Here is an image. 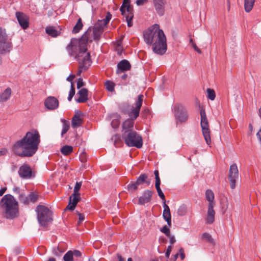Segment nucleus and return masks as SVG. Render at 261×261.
<instances>
[{"label":"nucleus","instance_id":"f257e3e1","mask_svg":"<svg viewBox=\"0 0 261 261\" xmlns=\"http://www.w3.org/2000/svg\"><path fill=\"white\" fill-rule=\"evenodd\" d=\"M40 141V135L37 130L29 132L14 144L13 150L21 157L32 156L38 150Z\"/></svg>","mask_w":261,"mask_h":261},{"label":"nucleus","instance_id":"f03ea898","mask_svg":"<svg viewBox=\"0 0 261 261\" xmlns=\"http://www.w3.org/2000/svg\"><path fill=\"white\" fill-rule=\"evenodd\" d=\"M143 36L145 42L152 46V50L155 54L162 55L165 53L167 50L166 39L158 24H154L145 31Z\"/></svg>","mask_w":261,"mask_h":261},{"label":"nucleus","instance_id":"7ed1b4c3","mask_svg":"<svg viewBox=\"0 0 261 261\" xmlns=\"http://www.w3.org/2000/svg\"><path fill=\"white\" fill-rule=\"evenodd\" d=\"M0 208L2 216L7 219H13L18 213V203L10 194L5 195L0 201Z\"/></svg>","mask_w":261,"mask_h":261},{"label":"nucleus","instance_id":"20e7f679","mask_svg":"<svg viewBox=\"0 0 261 261\" xmlns=\"http://www.w3.org/2000/svg\"><path fill=\"white\" fill-rule=\"evenodd\" d=\"M122 138L125 144L129 147H136L140 148L142 146V138L135 130L122 134Z\"/></svg>","mask_w":261,"mask_h":261},{"label":"nucleus","instance_id":"39448f33","mask_svg":"<svg viewBox=\"0 0 261 261\" xmlns=\"http://www.w3.org/2000/svg\"><path fill=\"white\" fill-rule=\"evenodd\" d=\"M37 213V219L41 226H46L52 221L51 212L44 205L37 206L36 210Z\"/></svg>","mask_w":261,"mask_h":261},{"label":"nucleus","instance_id":"423d86ee","mask_svg":"<svg viewBox=\"0 0 261 261\" xmlns=\"http://www.w3.org/2000/svg\"><path fill=\"white\" fill-rule=\"evenodd\" d=\"M176 124L186 123L188 119L189 115L187 110L181 105H176L173 109Z\"/></svg>","mask_w":261,"mask_h":261},{"label":"nucleus","instance_id":"0eeeda50","mask_svg":"<svg viewBox=\"0 0 261 261\" xmlns=\"http://www.w3.org/2000/svg\"><path fill=\"white\" fill-rule=\"evenodd\" d=\"M79 51L75 57L80 65H83L89 68L91 65V60L90 58V53L87 51V46L81 47L79 45Z\"/></svg>","mask_w":261,"mask_h":261},{"label":"nucleus","instance_id":"6e6552de","mask_svg":"<svg viewBox=\"0 0 261 261\" xmlns=\"http://www.w3.org/2000/svg\"><path fill=\"white\" fill-rule=\"evenodd\" d=\"M201 116V127L202 128V134L205 141L207 145H210L211 143V139L210 136V130L208 120L206 116V113L204 109L200 111Z\"/></svg>","mask_w":261,"mask_h":261},{"label":"nucleus","instance_id":"1a4fd4ad","mask_svg":"<svg viewBox=\"0 0 261 261\" xmlns=\"http://www.w3.org/2000/svg\"><path fill=\"white\" fill-rule=\"evenodd\" d=\"M143 100V95L140 94L138 97V99L135 102V107H133L130 111L127 113L129 118L133 120H136L139 116L141 107Z\"/></svg>","mask_w":261,"mask_h":261},{"label":"nucleus","instance_id":"9d476101","mask_svg":"<svg viewBox=\"0 0 261 261\" xmlns=\"http://www.w3.org/2000/svg\"><path fill=\"white\" fill-rule=\"evenodd\" d=\"M238 177L239 171L237 165L234 164L230 165L229 170L228 178L230 181V188L232 189L235 188L236 182Z\"/></svg>","mask_w":261,"mask_h":261},{"label":"nucleus","instance_id":"9b49d317","mask_svg":"<svg viewBox=\"0 0 261 261\" xmlns=\"http://www.w3.org/2000/svg\"><path fill=\"white\" fill-rule=\"evenodd\" d=\"M19 176L23 179H29L33 176V172L31 167L26 164L22 165L19 169Z\"/></svg>","mask_w":261,"mask_h":261},{"label":"nucleus","instance_id":"f8f14e48","mask_svg":"<svg viewBox=\"0 0 261 261\" xmlns=\"http://www.w3.org/2000/svg\"><path fill=\"white\" fill-rule=\"evenodd\" d=\"M103 26L101 25L98 22L93 27L92 30V37H90L91 41L93 40L97 41L99 40L100 36L103 32Z\"/></svg>","mask_w":261,"mask_h":261},{"label":"nucleus","instance_id":"ddd939ff","mask_svg":"<svg viewBox=\"0 0 261 261\" xmlns=\"http://www.w3.org/2000/svg\"><path fill=\"white\" fill-rule=\"evenodd\" d=\"M44 106L48 110H54L58 108L59 101L54 96H49L45 100Z\"/></svg>","mask_w":261,"mask_h":261},{"label":"nucleus","instance_id":"4468645a","mask_svg":"<svg viewBox=\"0 0 261 261\" xmlns=\"http://www.w3.org/2000/svg\"><path fill=\"white\" fill-rule=\"evenodd\" d=\"M90 37H92V30L91 28H89L79 40V45L81 47L87 46V43L91 42L90 39Z\"/></svg>","mask_w":261,"mask_h":261},{"label":"nucleus","instance_id":"2eb2a0df","mask_svg":"<svg viewBox=\"0 0 261 261\" xmlns=\"http://www.w3.org/2000/svg\"><path fill=\"white\" fill-rule=\"evenodd\" d=\"M16 16L20 26L26 29L29 27V17L23 13L20 12H16Z\"/></svg>","mask_w":261,"mask_h":261},{"label":"nucleus","instance_id":"dca6fc26","mask_svg":"<svg viewBox=\"0 0 261 261\" xmlns=\"http://www.w3.org/2000/svg\"><path fill=\"white\" fill-rule=\"evenodd\" d=\"M134 120L128 118L125 120L122 125V134L134 130Z\"/></svg>","mask_w":261,"mask_h":261},{"label":"nucleus","instance_id":"f3484780","mask_svg":"<svg viewBox=\"0 0 261 261\" xmlns=\"http://www.w3.org/2000/svg\"><path fill=\"white\" fill-rule=\"evenodd\" d=\"M153 192L150 190L145 191L142 195L139 198L138 203L140 205H143L146 203L149 202L152 196Z\"/></svg>","mask_w":261,"mask_h":261},{"label":"nucleus","instance_id":"a211bd4d","mask_svg":"<svg viewBox=\"0 0 261 261\" xmlns=\"http://www.w3.org/2000/svg\"><path fill=\"white\" fill-rule=\"evenodd\" d=\"M80 199V194L73 193L70 197L69 202L67 208L70 210L73 211Z\"/></svg>","mask_w":261,"mask_h":261},{"label":"nucleus","instance_id":"6ab92c4d","mask_svg":"<svg viewBox=\"0 0 261 261\" xmlns=\"http://www.w3.org/2000/svg\"><path fill=\"white\" fill-rule=\"evenodd\" d=\"M131 65L129 62L126 60H123L119 62L117 64V69L116 72L117 74L130 69Z\"/></svg>","mask_w":261,"mask_h":261},{"label":"nucleus","instance_id":"aec40b11","mask_svg":"<svg viewBox=\"0 0 261 261\" xmlns=\"http://www.w3.org/2000/svg\"><path fill=\"white\" fill-rule=\"evenodd\" d=\"M12 48V42L9 41H0V54L9 53Z\"/></svg>","mask_w":261,"mask_h":261},{"label":"nucleus","instance_id":"412c9836","mask_svg":"<svg viewBox=\"0 0 261 261\" xmlns=\"http://www.w3.org/2000/svg\"><path fill=\"white\" fill-rule=\"evenodd\" d=\"M164 211L163 213V217L165 220L167 222L168 225L170 227L171 226V216L170 214L169 207L166 204L164 201L163 203Z\"/></svg>","mask_w":261,"mask_h":261},{"label":"nucleus","instance_id":"4be33fe9","mask_svg":"<svg viewBox=\"0 0 261 261\" xmlns=\"http://www.w3.org/2000/svg\"><path fill=\"white\" fill-rule=\"evenodd\" d=\"M88 90L86 88H82L77 93L79 97L76 99V102L79 103L85 102L88 99Z\"/></svg>","mask_w":261,"mask_h":261},{"label":"nucleus","instance_id":"5701e85b","mask_svg":"<svg viewBox=\"0 0 261 261\" xmlns=\"http://www.w3.org/2000/svg\"><path fill=\"white\" fill-rule=\"evenodd\" d=\"M79 40L73 38L71 40L70 43L67 46L66 49L70 56L74 55L76 50V45L79 44Z\"/></svg>","mask_w":261,"mask_h":261},{"label":"nucleus","instance_id":"b1692460","mask_svg":"<svg viewBox=\"0 0 261 261\" xmlns=\"http://www.w3.org/2000/svg\"><path fill=\"white\" fill-rule=\"evenodd\" d=\"M157 13L161 16L164 13V5L166 3L165 0H159L153 1Z\"/></svg>","mask_w":261,"mask_h":261},{"label":"nucleus","instance_id":"393cba45","mask_svg":"<svg viewBox=\"0 0 261 261\" xmlns=\"http://www.w3.org/2000/svg\"><path fill=\"white\" fill-rule=\"evenodd\" d=\"M214 205H208V210L206 218V222L207 224H212L215 220V212L214 210Z\"/></svg>","mask_w":261,"mask_h":261},{"label":"nucleus","instance_id":"a878e982","mask_svg":"<svg viewBox=\"0 0 261 261\" xmlns=\"http://www.w3.org/2000/svg\"><path fill=\"white\" fill-rule=\"evenodd\" d=\"M120 10L123 15H124L126 12L133 11V9L130 5V0H123V4L120 7Z\"/></svg>","mask_w":261,"mask_h":261},{"label":"nucleus","instance_id":"bb28decb","mask_svg":"<svg viewBox=\"0 0 261 261\" xmlns=\"http://www.w3.org/2000/svg\"><path fill=\"white\" fill-rule=\"evenodd\" d=\"M82 122V119L80 117L79 113L75 114L72 119L71 126L73 128L80 126Z\"/></svg>","mask_w":261,"mask_h":261},{"label":"nucleus","instance_id":"cd10ccee","mask_svg":"<svg viewBox=\"0 0 261 261\" xmlns=\"http://www.w3.org/2000/svg\"><path fill=\"white\" fill-rule=\"evenodd\" d=\"M11 90L10 88H7L0 95V101L4 102L8 100L11 96Z\"/></svg>","mask_w":261,"mask_h":261},{"label":"nucleus","instance_id":"c85d7f7f","mask_svg":"<svg viewBox=\"0 0 261 261\" xmlns=\"http://www.w3.org/2000/svg\"><path fill=\"white\" fill-rule=\"evenodd\" d=\"M205 198L208 201V205H215L214 194L211 190H207L205 192Z\"/></svg>","mask_w":261,"mask_h":261},{"label":"nucleus","instance_id":"c756f323","mask_svg":"<svg viewBox=\"0 0 261 261\" xmlns=\"http://www.w3.org/2000/svg\"><path fill=\"white\" fill-rule=\"evenodd\" d=\"M66 250V248L62 247L61 245H59L57 247H55L53 249V254L57 256H60L62 255V253L64 252Z\"/></svg>","mask_w":261,"mask_h":261},{"label":"nucleus","instance_id":"7c9ffc66","mask_svg":"<svg viewBox=\"0 0 261 261\" xmlns=\"http://www.w3.org/2000/svg\"><path fill=\"white\" fill-rule=\"evenodd\" d=\"M255 0H245L244 8L246 12H249L252 9Z\"/></svg>","mask_w":261,"mask_h":261},{"label":"nucleus","instance_id":"2f4dec72","mask_svg":"<svg viewBox=\"0 0 261 261\" xmlns=\"http://www.w3.org/2000/svg\"><path fill=\"white\" fill-rule=\"evenodd\" d=\"M45 31L48 35L53 37H57L59 35V32L52 27H47Z\"/></svg>","mask_w":261,"mask_h":261},{"label":"nucleus","instance_id":"473e14b6","mask_svg":"<svg viewBox=\"0 0 261 261\" xmlns=\"http://www.w3.org/2000/svg\"><path fill=\"white\" fill-rule=\"evenodd\" d=\"M83 27L82 19L81 18H79L77 20V21L75 25V26L73 27L72 32L74 34L77 33L79 32V31L82 29Z\"/></svg>","mask_w":261,"mask_h":261},{"label":"nucleus","instance_id":"72a5a7b5","mask_svg":"<svg viewBox=\"0 0 261 261\" xmlns=\"http://www.w3.org/2000/svg\"><path fill=\"white\" fill-rule=\"evenodd\" d=\"M62 153L65 155H67L73 151V147L71 146L65 145L61 149Z\"/></svg>","mask_w":261,"mask_h":261},{"label":"nucleus","instance_id":"f704fd0d","mask_svg":"<svg viewBox=\"0 0 261 261\" xmlns=\"http://www.w3.org/2000/svg\"><path fill=\"white\" fill-rule=\"evenodd\" d=\"M124 16L126 18V20L127 21V25L128 27H131L133 25V23L132 22V20L133 18V11H130L129 12H126Z\"/></svg>","mask_w":261,"mask_h":261},{"label":"nucleus","instance_id":"c9c22d12","mask_svg":"<svg viewBox=\"0 0 261 261\" xmlns=\"http://www.w3.org/2000/svg\"><path fill=\"white\" fill-rule=\"evenodd\" d=\"M62 122L63 123V128L61 132V136L63 137V135L69 130L70 125L69 122L65 120H62Z\"/></svg>","mask_w":261,"mask_h":261},{"label":"nucleus","instance_id":"e433bc0d","mask_svg":"<svg viewBox=\"0 0 261 261\" xmlns=\"http://www.w3.org/2000/svg\"><path fill=\"white\" fill-rule=\"evenodd\" d=\"M111 19V15L108 13L106 16V17L102 20H98V22L103 27L106 26Z\"/></svg>","mask_w":261,"mask_h":261},{"label":"nucleus","instance_id":"4c0bfd02","mask_svg":"<svg viewBox=\"0 0 261 261\" xmlns=\"http://www.w3.org/2000/svg\"><path fill=\"white\" fill-rule=\"evenodd\" d=\"M148 176L146 174H141L137 178L136 182L137 184L138 185H141L146 181V179H147Z\"/></svg>","mask_w":261,"mask_h":261},{"label":"nucleus","instance_id":"58836bf2","mask_svg":"<svg viewBox=\"0 0 261 261\" xmlns=\"http://www.w3.org/2000/svg\"><path fill=\"white\" fill-rule=\"evenodd\" d=\"M8 40V35L5 29L0 27V41Z\"/></svg>","mask_w":261,"mask_h":261},{"label":"nucleus","instance_id":"ea45409f","mask_svg":"<svg viewBox=\"0 0 261 261\" xmlns=\"http://www.w3.org/2000/svg\"><path fill=\"white\" fill-rule=\"evenodd\" d=\"M29 196V201L30 203H34L37 201L38 199V195L37 194L34 193V192H31L30 194L28 195Z\"/></svg>","mask_w":261,"mask_h":261},{"label":"nucleus","instance_id":"a19ab883","mask_svg":"<svg viewBox=\"0 0 261 261\" xmlns=\"http://www.w3.org/2000/svg\"><path fill=\"white\" fill-rule=\"evenodd\" d=\"M29 196L21 193L19 195V199L20 202L24 204H28L29 203Z\"/></svg>","mask_w":261,"mask_h":261},{"label":"nucleus","instance_id":"79ce46f5","mask_svg":"<svg viewBox=\"0 0 261 261\" xmlns=\"http://www.w3.org/2000/svg\"><path fill=\"white\" fill-rule=\"evenodd\" d=\"M73 258V253L71 251H68L64 256V261H71Z\"/></svg>","mask_w":261,"mask_h":261},{"label":"nucleus","instance_id":"37998d69","mask_svg":"<svg viewBox=\"0 0 261 261\" xmlns=\"http://www.w3.org/2000/svg\"><path fill=\"white\" fill-rule=\"evenodd\" d=\"M138 186L136 181L131 182L127 185V190L130 192H134L138 189Z\"/></svg>","mask_w":261,"mask_h":261},{"label":"nucleus","instance_id":"c03bdc74","mask_svg":"<svg viewBox=\"0 0 261 261\" xmlns=\"http://www.w3.org/2000/svg\"><path fill=\"white\" fill-rule=\"evenodd\" d=\"M187 207L185 205H182L179 206L177 210V214L179 216H184L187 213Z\"/></svg>","mask_w":261,"mask_h":261},{"label":"nucleus","instance_id":"a18cd8bd","mask_svg":"<svg viewBox=\"0 0 261 261\" xmlns=\"http://www.w3.org/2000/svg\"><path fill=\"white\" fill-rule=\"evenodd\" d=\"M207 97L212 100H214L216 97L215 92L213 89H207Z\"/></svg>","mask_w":261,"mask_h":261},{"label":"nucleus","instance_id":"49530a36","mask_svg":"<svg viewBox=\"0 0 261 261\" xmlns=\"http://www.w3.org/2000/svg\"><path fill=\"white\" fill-rule=\"evenodd\" d=\"M114 83L111 81H107L105 83V86L107 89L111 92L114 90Z\"/></svg>","mask_w":261,"mask_h":261},{"label":"nucleus","instance_id":"de8ad7c7","mask_svg":"<svg viewBox=\"0 0 261 261\" xmlns=\"http://www.w3.org/2000/svg\"><path fill=\"white\" fill-rule=\"evenodd\" d=\"M74 94H75V89L73 87V83H71V88H70V91L69 92L68 100L69 101H71V100L72 99V98L73 97V96L74 95Z\"/></svg>","mask_w":261,"mask_h":261},{"label":"nucleus","instance_id":"09e8293b","mask_svg":"<svg viewBox=\"0 0 261 261\" xmlns=\"http://www.w3.org/2000/svg\"><path fill=\"white\" fill-rule=\"evenodd\" d=\"M82 186V182H76L74 188L73 193L80 194L79 191Z\"/></svg>","mask_w":261,"mask_h":261},{"label":"nucleus","instance_id":"8fccbe9b","mask_svg":"<svg viewBox=\"0 0 261 261\" xmlns=\"http://www.w3.org/2000/svg\"><path fill=\"white\" fill-rule=\"evenodd\" d=\"M161 231L165 233L167 236H169L170 235V230L166 226H164L162 229Z\"/></svg>","mask_w":261,"mask_h":261},{"label":"nucleus","instance_id":"3c124183","mask_svg":"<svg viewBox=\"0 0 261 261\" xmlns=\"http://www.w3.org/2000/svg\"><path fill=\"white\" fill-rule=\"evenodd\" d=\"M156 189L157 192L158 193V195L160 197V198L162 200H165V195H164V193L162 191L161 188H156Z\"/></svg>","mask_w":261,"mask_h":261},{"label":"nucleus","instance_id":"603ef678","mask_svg":"<svg viewBox=\"0 0 261 261\" xmlns=\"http://www.w3.org/2000/svg\"><path fill=\"white\" fill-rule=\"evenodd\" d=\"M88 67H85L83 65H79V69H78V71H77V74L78 75H80L81 73L83 71H85L87 69H88Z\"/></svg>","mask_w":261,"mask_h":261},{"label":"nucleus","instance_id":"864d4df0","mask_svg":"<svg viewBox=\"0 0 261 261\" xmlns=\"http://www.w3.org/2000/svg\"><path fill=\"white\" fill-rule=\"evenodd\" d=\"M172 245H169L168 248H167V249L166 250V252L165 253V256L167 258H169V256H170V253L172 251Z\"/></svg>","mask_w":261,"mask_h":261},{"label":"nucleus","instance_id":"5fc2aeb1","mask_svg":"<svg viewBox=\"0 0 261 261\" xmlns=\"http://www.w3.org/2000/svg\"><path fill=\"white\" fill-rule=\"evenodd\" d=\"M84 85V82L83 81V79L81 78H79L78 79L77 82V88L80 89L82 87H83Z\"/></svg>","mask_w":261,"mask_h":261},{"label":"nucleus","instance_id":"6e6d98bb","mask_svg":"<svg viewBox=\"0 0 261 261\" xmlns=\"http://www.w3.org/2000/svg\"><path fill=\"white\" fill-rule=\"evenodd\" d=\"M202 237L203 239L208 241H211L212 240V237L211 236V235H210L208 233H203L202 234Z\"/></svg>","mask_w":261,"mask_h":261},{"label":"nucleus","instance_id":"4d7b16f0","mask_svg":"<svg viewBox=\"0 0 261 261\" xmlns=\"http://www.w3.org/2000/svg\"><path fill=\"white\" fill-rule=\"evenodd\" d=\"M179 254L180 255V257L181 259L183 260L185 257V255L184 253V250L182 248H181L179 250Z\"/></svg>","mask_w":261,"mask_h":261},{"label":"nucleus","instance_id":"13d9d810","mask_svg":"<svg viewBox=\"0 0 261 261\" xmlns=\"http://www.w3.org/2000/svg\"><path fill=\"white\" fill-rule=\"evenodd\" d=\"M78 216H79V221L78 222V224H80L81 223H82L85 219V216L83 214H82L81 213H77Z\"/></svg>","mask_w":261,"mask_h":261},{"label":"nucleus","instance_id":"bf43d9fd","mask_svg":"<svg viewBox=\"0 0 261 261\" xmlns=\"http://www.w3.org/2000/svg\"><path fill=\"white\" fill-rule=\"evenodd\" d=\"M147 1L148 0H137L136 3L138 6H141L147 3Z\"/></svg>","mask_w":261,"mask_h":261},{"label":"nucleus","instance_id":"052dcab7","mask_svg":"<svg viewBox=\"0 0 261 261\" xmlns=\"http://www.w3.org/2000/svg\"><path fill=\"white\" fill-rule=\"evenodd\" d=\"M168 237H169V239H170V245H172V246L173 247V245L176 242V240H175L174 237L173 236L169 235V236H168Z\"/></svg>","mask_w":261,"mask_h":261},{"label":"nucleus","instance_id":"680f3d73","mask_svg":"<svg viewBox=\"0 0 261 261\" xmlns=\"http://www.w3.org/2000/svg\"><path fill=\"white\" fill-rule=\"evenodd\" d=\"M155 188H160L161 180L160 178H155Z\"/></svg>","mask_w":261,"mask_h":261},{"label":"nucleus","instance_id":"e2e57ef3","mask_svg":"<svg viewBox=\"0 0 261 261\" xmlns=\"http://www.w3.org/2000/svg\"><path fill=\"white\" fill-rule=\"evenodd\" d=\"M192 46L194 48V49L197 51L198 54H201V51L200 50V49L196 46V45L195 44V43H193V44H192Z\"/></svg>","mask_w":261,"mask_h":261},{"label":"nucleus","instance_id":"0e129e2a","mask_svg":"<svg viewBox=\"0 0 261 261\" xmlns=\"http://www.w3.org/2000/svg\"><path fill=\"white\" fill-rule=\"evenodd\" d=\"M8 151L5 148H3L0 150V156L4 155L7 154Z\"/></svg>","mask_w":261,"mask_h":261},{"label":"nucleus","instance_id":"69168bd1","mask_svg":"<svg viewBox=\"0 0 261 261\" xmlns=\"http://www.w3.org/2000/svg\"><path fill=\"white\" fill-rule=\"evenodd\" d=\"M118 124H119V122L117 120H113L111 123V125H112V127L114 128L117 127L118 126Z\"/></svg>","mask_w":261,"mask_h":261},{"label":"nucleus","instance_id":"338daca9","mask_svg":"<svg viewBox=\"0 0 261 261\" xmlns=\"http://www.w3.org/2000/svg\"><path fill=\"white\" fill-rule=\"evenodd\" d=\"M178 253H176L171 258L170 261H176L178 256Z\"/></svg>","mask_w":261,"mask_h":261},{"label":"nucleus","instance_id":"774afa93","mask_svg":"<svg viewBox=\"0 0 261 261\" xmlns=\"http://www.w3.org/2000/svg\"><path fill=\"white\" fill-rule=\"evenodd\" d=\"M256 135H257L258 139H259V141L261 143V127L260 128L258 132H257Z\"/></svg>","mask_w":261,"mask_h":261}]
</instances>
